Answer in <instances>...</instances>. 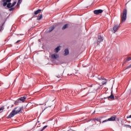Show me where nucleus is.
I'll use <instances>...</instances> for the list:
<instances>
[{
  "label": "nucleus",
  "instance_id": "nucleus-27",
  "mask_svg": "<svg viewBox=\"0 0 131 131\" xmlns=\"http://www.w3.org/2000/svg\"><path fill=\"white\" fill-rule=\"evenodd\" d=\"M130 60H131V57H128L127 58V61H130Z\"/></svg>",
  "mask_w": 131,
  "mask_h": 131
},
{
  "label": "nucleus",
  "instance_id": "nucleus-12",
  "mask_svg": "<svg viewBox=\"0 0 131 131\" xmlns=\"http://www.w3.org/2000/svg\"><path fill=\"white\" fill-rule=\"evenodd\" d=\"M19 101L21 102H24L25 101V100H26V96H24L23 97H20V98H19Z\"/></svg>",
  "mask_w": 131,
  "mask_h": 131
},
{
  "label": "nucleus",
  "instance_id": "nucleus-1",
  "mask_svg": "<svg viewBox=\"0 0 131 131\" xmlns=\"http://www.w3.org/2000/svg\"><path fill=\"white\" fill-rule=\"evenodd\" d=\"M23 110V107L17 106L15 107L12 111L10 113V114L8 116V118H12V117H14L15 115H17V114H19L21 111Z\"/></svg>",
  "mask_w": 131,
  "mask_h": 131
},
{
  "label": "nucleus",
  "instance_id": "nucleus-3",
  "mask_svg": "<svg viewBox=\"0 0 131 131\" xmlns=\"http://www.w3.org/2000/svg\"><path fill=\"white\" fill-rule=\"evenodd\" d=\"M2 2L3 3V7H6V6H7L8 9L13 8L12 3H11V0H3Z\"/></svg>",
  "mask_w": 131,
  "mask_h": 131
},
{
  "label": "nucleus",
  "instance_id": "nucleus-9",
  "mask_svg": "<svg viewBox=\"0 0 131 131\" xmlns=\"http://www.w3.org/2000/svg\"><path fill=\"white\" fill-rule=\"evenodd\" d=\"M51 57L52 59H58V58H59V55L57 54H54L51 55Z\"/></svg>",
  "mask_w": 131,
  "mask_h": 131
},
{
  "label": "nucleus",
  "instance_id": "nucleus-26",
  "mask_svg": "<svg viewBox=\"0 0 131 131\" xmlns=\"http://www.w3.org/2000/svg\"><path fill=\"white\" fill-rule=\"evenodd\" d=\"M21 3H22V0H18V3H17V5L18 4H21Z\"/></svg>",
  "mask_w": 131,
  "mask_h": 131
},
{
  "label": "nucleus",
  "instance_id": "nucleus-16",
  "mask_svg": "<svg viewBox=\"0 0 131 131\" xmlns=\"http://www.w3.org/2000/svg\"><path fill=\"white\" fill-rule=\"evenodd\" d=\"M67 27H68V24H66L64 25L62 28V30H64V29H66V28H67Z\"/></svg>",
  "mask_w": 131,
  "mask_h": 131
},
{
  "label": "nucleus",
  "instance_id": "nucleus-18",
  "mask_svg": "<svg viewBox=\"0 0 131 131\" xmlns=\"http://www.w3.org/2000/svg\"><path fill=\"white\" fill-rule=\"evenodd\" d=\"M55 29V27H52L50 29H49V32H51V31H53Z\"/></svg>",
  "mask_w": 131,
  "mask_h": 131
},
{
  "label": "nucleus",
  "instance_id": "nucleus-15",
  "mask_svg": "<svg viewBox=\"0 0 131 131\" xmlns=\"http://www.w3.org/2000/svg\"><path fill=\"white\" fill-rule=\"evenodd\" d=\"M42 18V14H39L38 17L37 19V20H41V18Z\"/></svg>",
  "mask_w": 131,
  "mask_h": 131
},
{
  "label": "nucleus",
  "instance_id": "nucleus-11",
  "mask_svg": "<svg viewBox=\"0 0 131 131\" xmlns=\"http://www.w3.org/2000/svg\"><path fill=\"white\" fill-rule=\"evenodd\" d=\"M60 46H58L54 49L55 53H59V51H60Z\"/></svg>",
  "mask_w": 131,
  "mask_h": 131
},
{
  "label": "nucleus",
  "instance_id": "nucleus-7",
  "mask_svg": "<svg viewBox=\"0 0 131 131\" xmlns=\"http://www.w3.org/2000/svg\"><path fill=\"white\" fill-rule=\"evenodd\" d=\"M120 27V25H115L113 27V30L114 31V33L118 30L119 28Z\"/></svg>",
  "mask_w": 131,
  "mask_h": 131
},
{
  "label": "nucleus",
  "instance_id": "nucleus-28",
  "mask_svg": "<svg viewBox=\"0 0 131 131\" xmlns=\"http://www.w3.org/2000/svg\"><path fill=\"white\" fill-rule=\"evenodd\" d=\"M5 24V23H3V24H2V28L0 29V31L2 30V29H4V28H3V26H4V25Z\"/></svg>",
  "mask_w": 131,
  "mask_h": 131
},
{
  "label": "nucleus",
  "instance_id": "nucleus-31",
  "mask_svg": "<svg viewBox=\"0 0 131 131\" xmlns=\"http://www.w3.org/2000/svg\"><path fill=\"white\" fill-rule=\"evenodd\" d=\"M60 77V75H58L57 76V77H58V78H59Z\"/></svg>",
  "mask_w": 131,
  "mask_h": 131
},
{
  "label": "nucleus",
  "instance_id": "nucleus-21",
  "mask_svg": "<svg viewBox=\"0 0 131 131\" xmlns=\"http://www.w3.org/2000/svg\"><path fill=\"white\" fill-rule=\"evenodd\" d=\"M93 120L94 121H95V120H96V121H100V120L99 119V118H97L93 119Z\"/></svg>",
  "mask_w": 131,
  "mask_h": 131
},
{
  "label": "nucleus",
  "instance_id": "nucleus-19",
  "mask_svg": "<svg viewBox=\"0 0 131 131\" xmlns=\"http://www.w3.org/2000/svg\"><path fill=\"white\" fill-rule=\"evenodd\" d=\"M15 10V8L14 7H11L9 9V11L10 12H12V11H14Z\"/></svg>",
  "mask_w": 131,
  "mask_h": 131
},
{
  "label": "nucleus",
  "instance_id": "nucleus-13",
  "mask_svg": "<svg viewBox=\"0 0 131 131\" xmlns=\"http://www.w3.org/2000/svg\"><path fill=\"white\" fill-rule=\"evenodd\" d=\"M40 12H41V9H38L37 10H36L34 11V14L35 15H38V14H39V13H40Z\"/></svg>",
  "mask_w": 131,
  "mask_h": 131
},
{
  "label": "nucleus",
  "instance_id": "nucleus-30",
  "mask_svg": "<svg viewBox=\"0 0 131 131\" xmlns=\"http://www.w3.org/2000/svg\"><path fill=\"white\" fill-rule=\"evenodd\" d=\"M127 118H131V115L127 117Z\"/></svg>",
  "mask_w": 131,
  "mask_h": 131
},
{
  "label": "nucleus",
  "instance_id": "nucleus-25",
  "mask_svg": "<svg viewBox=\"0 0 131 131\" xmlns=\"http://www.w3.org/2000/svg\"><path fill=\"white\" fill-rule=\"evenodd\" d=\"M4 109H5V107H4L3 106H2V107H0V111H3V110H4Z\"/></svg>",
  "mask_w": 131,
  "mask_h": 131
},
{
  "label": "nucleus",
  "instance_id": "nucleus-17",
  "mask_svg": "<svg viewBox=\"0 0 131 131\" xmlns=\"http://www.w3.org/2000/svg\"><path fill=\"white\" fill-rule=\"evenodd\" d=\"M20 99H17L16 101H15L14 102V105H18V104H19V103H20Z\"/></svg>",
  "mask_w": 131,
  "mask_h": 131
},
{
  "label": "nucleus",
  "instance_id": "nucleus-24",
  "mask_svg": "<svg viewBox=\"0 0 131 131\" xmlns=\"http://www.w3.org/2000/svg\"><path fill=\"white\" fill-rule=\"evenodd\" d=\"M107 83V81H102V85H104V84H106Z\"/></svg>",
  "mask_w": 131,
  "mask_h": 131
},
{
  "label": "nucleus",
  "instance_id": "nucleus-29",
  "mask_svg": "<svg viewBox=\"0 0 131 131\" xmlns=\"http://www.w3.org/2000/svg\"><path fill=\"white\" fill-rule=\"evenodd\" d=\"M20 41H21V40H17V41L15 42V43H18V42H20Z\"/></svg>",
  "mask_w": 131,
  "mask_h": 131
},
{
  "label": "nucleus",
  "instance_id": "nucleus-23",
  "mask_svg": "<svg viewBox=\"0 0 131 131\" xmlns=\"http://www.w3.org/2000/svg\"><path fill=\"white\" fill-rule=\"evenodd\" d=\"M16 4H17L16 2H14L12 4V7H14V6H15V5H16Z\"/></svg>",
  "mask_w": 131,
  "mask_h": 131
},
{
  "label": "nucleus",
  "instance_id": "nucleus-22",
  "mask_svg": "<svg viewBox=\"0 0 131 131\" xmlns=\"http://www.w3.org/2000/svg\"><path fill=\"white\" fill-rule=\"evenodd\" d=\"M124 126H126V127H128V128H130V127H131V126L130 125H124Z\"/></svg>",
  "mask_w": 131,
  "mask_h": 131
},
{
  "label": "nucleus",
  "instance_id": "nucleus-6",
  "mask_svg": "<svg viewBox=\"0 0 131 131\" xmlns=\"http://www.w3.org/2000/svg\"><path fill=\"white\" fill-rule=\"evenodd\" d=\"M116 119L115 117H111V118H108L107 120H105L102 121L103 123L106 122V121H114Z\"/></svg>",
  "mask_w": 131,
  "mask_h": 131
},
{
  "label": "nucleus",
  "instance_id": "nucleus-20",
  "mask_svg": "<svg viewBox=\"0 0 131 131\" xmlns=\"http://www.w3.org/2000/svg\"><path fill=\"white\" fill-rule=\"evenodd\" d=\"M46 127H48V125H45L40 131H43L46 129Z\"/></svg>",
  "mask_w": 131,
  "mask_h": 131
},
{
  "label": "nucleus",
  "instance_id": "nucleus-8",
  "mask_svg": "<svg viewBox=\"0 0 131 131\" xmlns=\"http://www.w3.org/2000/svg\"><path fill=\"white\" fill-rule=\"evenodd\" d=\"M104 99H114V95H113V91H112L111 95L108 97H105Z\"/></svg>",
  "mask_w": 131,
  "mask_h": 131
},
{
  "label": "nucleus",
  "instance_id": "nucleus-14",
  "mask_svg": "<svg viewBox=\"0 0 131 131\" xmlns=\"http://www.w3.org/2000/svg\"><path fill=\"white\" fill-rule=\"evenodd\" d=\"M97 78H98L99 80H106V79L104 78L103 77H100V76H97Z\"/></svg>",
  "mask_w": 131,
  "mask_h": 131
},
{
  "label": "nucleus",
  "instance_id": "nucleus-2",
  "mask_svg": "<svg viewBox=\"0 0 131 131\" xmlns=\"http://www.w3.org/2000/svg\"><path fill=\"white\" fill-rule=\"evenodd\" d=\"M127 15V10L125 9L123 10L122 15H121V23H123L125 22L126 20V15Z\"/></svg>",
  "mask_w": 131,
  "mask_h": 131
},
{
  "label": "nucleus",
  "instance_id": "nucleus-4",
  "mask_svg": "<svg viewBox=\"0 0 131 131\" xmlns=\"http://www.w3.org/2000/svg\"><path fill=\"white\" fill-rule=\"evenodd\" d=\"M104 40V37L102 36L101 35H98L97 39V45H100L102 41Z\"/></svg>",
  "mask_w": 131,
  "mask_h": 131
},
{
  "label": "nucleus",
  "instance_id": "nucleus-5",
  "mask_svg": "<svg viewBox=\"0 0 131 131\" xmlns=\"http://www.w3.org/2000/svg\"><path fill=\"white\" fill-rule=\"evenodd\" d=\"M103 11L102 9L95 10L94 11V13L95 15H99V14H102Z\"/></svg>",
  "mask_w": 131,
  "mask_h": 131
},
{
  "label": "nucleus",
  "instance_id": "nucleus-10",
  "mask_svg": "<svg viewBox=\"0 0 131 131\" xmlns=\"http://www.w3.org/2000/svg\"><path fill=\"white\" fill-rule=\"evenodd\" d=\"M68 55H69V50L66 49L64 50V56H68Z\"/></svg>",
  "mask_w": 131,
  "mask_h": 131
}]
</instances>
